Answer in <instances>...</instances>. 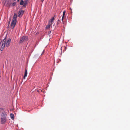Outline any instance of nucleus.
<instances>
[{
    "label": "nucleus",
    "mask_w": 130,
    "mask_h": 130,
    "mask_svg": "<svg viewBox=\"0 0 130 130\" xmlns=\"http://www.w3.org/2000/svg\"><path fill=\"white\" fill-rule=\"evenodd\" d=\"M11 41V39H6V38L4 39L3 41H2L0 43V46H1V51L3 50L5 46L7 47L9 46V44Z\"/></svg>",
    "instance_id": "f257e3e1"
},
{
    "label": "nucleus",
    "mask_w": 130,
    "mask_h": 130,
    "mask_svg": "<svg viewBox=\"0 0 130 130\" xmlns=\"http://www.w3.org/2000/svg\"><path fill=\"white\" fill-rule=\"evenodd\" d=\"M8 120L7 115L6 113L4 111L2 112L1 114V122L2 124L6 123Z\"/></svg>",
    "instance_id": "f03ea898"
},
{
    "label": "nucleus",
    "mask_w": 130,
    "mask_h": 130,
    "mask_svg": "<svg viewBox=\"0 0 130 130\" xmlns=\"http://www.w3.org/2000/svg\"><path fill=\"white\" fill-rule=\"evenodd\" d=\"M17 17V14H16L15 13H14L13 16V19L10 25L11 28L12 29L14 28L16 25L17 22L16 19Z\"/></svg>",
    "instance_id": "7ed1b4c3"
},
{
    "label": "nucleus",
    "mask_w": 130,
    "mask_h": 130,
    "mask_svg": "<svg viewBox=\"0 0 130 130\" xmlns=\"http://www.w3.org/2000/svg\"><path fill=\"white\" fill-rule=\"evenodd\" d=\"M28 40V37L27 36H23L20 39L19 43H20L25 42Z\"/></svg>",
    "instance_id": "20e7f679"
},
{
    "label": "nucleus",
    "mask_w": 130,
    "mask_h": 130,
    "mask_svg": "<svg viewBox=\"0 0 130 130\" xmlns=\"http://www.w3.org/2000/svg\"><path fill=\"white\" fill-rule=\"evenodd\" d=\"M54 20V17L53 18L49 21L48 24L46 26V29H48L50 28L52 24V22Z\"/></svg>",
    "instance_id": "39448f33"
},
{
    "label": "nucleus",
    "mask_w": 130,
    "mask_h": 130,
    "mask_svg": "<svg viewBox=\"0 0 130 130\" xmlns=\"http://www.w3.org/2000/svg\"><path fill=\"white\" fill-rule=\"evenodd\" d=\"M12 4L10 0H5V5L7 7H9Z\"/></svg>",
    "instance_id": "423d86ee"
},
{
    "label": "nucleus",
    "mask_w": 130,
    "mask_h": 130,
    "mask_svg": "<svg viewBox=\"0 0 130 130\" xmlns=\"http://www.w3.org/2000/svg\"><path fill=\"white\" fill-rule=\"evenodd\" d=\"M27 4V1H23L22 0H21L20 3V4L21 5H22L24 7L26 6Z\"/></svg>",
    "instance_id": "0eeeda50"
},
{
    "label": "nucleus",
    "mask_w": 130,
    "mask_h": 130,
    "mask_svg": "<svg viewBox=\"0 0 130 130\" xmlns=\"http://www.w3.org/2000/svg\"><path fill=\"white\" fill-rule=\"evenodd\" d=\"M24 12V11L22 10H20L18 13V17H21L23 14Z\"/></svg>",
    "instance_id": "6e6552de"
},
{
    "label": "nucleus",
    "mask_w": 130,
    "mask_h": 130,
    "mask_svg": "<svg viewBox=\"0 0 130 130\" xmlns=\"http://www.w3.org/2000/svg\"><path fill=\"white\" fill-rule=\"evenodd\" d=\"M27 69H26L25 71V74H24V75H25V76H27Z\"/></svg>",
    "instance_id": "1a4fd4ad"
},
{
    "label": "nucleus",
    "mask_w": 130,
    "mask_h": 130,
    "mask_svg": "<svg viewBox=\"0 0 130 130\" xmlns=\"http://www.w3.org/2000/svg\"><path fill=\"white\" fill-rule=\"evenodd\" d=\"M16 5V2H13V3L12 4V5L11 6H14L15 5Z\"/></svg>",
    "instance_id": "9d476101"
},
{
    "label": "nucleus",
    "mask_w": 130,
    "mask_h": 130,
    "mask_svg": "<svg viewBox=\"0 0 130 130\" xmlns=\"http://www.w3.org/2000/svg\"><path fill=\"white\" fill-rule=\"evenodd\" d=\"M11 115H12V116H13V115L12 114H10V116L11 117V118L12 119L13 118V117H11Z\"/></svg>",
    "instance_id": "9b49d317"
},
{
    "label": "nucleus",
    "mask_w": 130,
    "mask_h": 130,
    "mask_svg": "<svg viewBox=\"0 0 130 130\" xmlns=\"http://www.w3.org/2000/svg\"><path fill=\"white\" fill-rule=\"evenodd\" d=\"M66 12L65 10H64L63 11V15H65Z\"/></svg>",
    "instance_id": "f8f14e48"
},
{
    "label": "nucleus",
    "mask_w": 130,
    "mask_h": 130,
    "mask_svg": "<svg viewBox=\"0 0 130 130\" xmlns=\"http://www.w3.org/2000/svg\"><path fill=\"white\" fill-rule=\"evenodd\" d=\"M63 18H63L62 17V19H61V20H62L63 23Z\"/></svg>",
    "instance_id": "ddd939ff"
},
{
    "label": "nucleus",
    "mask_w": 130,
    "mask_h": 130,
    "mask_svg": "<svg viewBox=\"0 0 130 130\" xmlns=\"http://www.w3.org/2000/svg\"><path fill=\"white\" fill-rule=\"evenodd\" d=\"M60 21V20H59V19H58V23H57V25H58V22L59 21Z\"/></svg>",
    "instance_id": "4468645a"
},
{
    "label": "nucleus",
    "mask_w": 130,
    "mask_h": 130,
    "mask_svg": "<svg viewBox=\"0 0 130 130\" xmlns=\"http://www.w3.org/2000/svg\"><path fill=\"white\" fill-rule=\"evenodd\" d=\"M16 0H11V1L13 2L14 1H15Z\"/></svg>",
    "instance_id": "2eb2a0df"
},
{
    "label": "nucleus",
    "mask_w": 130,
    "mask_h": 130,
    "mask_svg": "<svg viewBox=\"0 0 130 130\" xmlns=\"http://www.w3.org/2000/svg\"><path fill=\"white\" fill-rule=\"evenodd\" d=\"M26 77V76H25V75H24V78H24V79H25Z\"/></svg>",
    "instance_id": "dca6fc26"
},
{
    "label": "nucleus",
    "mask_w": 130,
    "mask_h": 130,
    "mask_svg": "<svg viewBox=\"0 0 130 130\" xmlns=\"http://www.w3.org/2000/svg\"><path fill=\"white\" fill-rule=\"evenodd\" d=\"M44 50H43V53H42V54H41V55H42V54H43V53H44Z\"/></svg>",
    "instance_id": "f3484780"
},
{
    "label": "nucleus",
    "mask_w": 130,
    "mask_h": 130,
    "mask_svg": "<svg viewBox=\"0 0 130 130\" xmlns=\"http://www.w3.org/2000/svg\"><path fill=\"white\" fill-rule=\"evenodd\" d=\"M64 15H63H63H62V18H64Z\"/></svg>",
    "instance_id": "a211bd4d"
},
{
    "label": "nucleus",
    "mask_w": 130,
    "mask_h": 130,
    "mask_svg": "<svg viewBox=\"0 0 130 130\" xmlns=\"http://www.w3.org/2000/svg\"><path fill=\"white\" fill-rule=\"evenodd\" d=\"M44 0H41V1L42 2H43Z\"/></svg>",
    "instance_id": "6ab92c4d"
},
{
    "label": "nucleus",
    "mask_w": 130,
    "mask_h": 130,
    "mask_svg": "<svg viewBox=\"0 0 130 130\" xmlns=\"http://www.w3.org/2000/svg\"><path fill=\"white\" fill-rule=\"evenodd\" d=\"M10 19H9V22H10Z\"/></svg>",
    "instance_id": "aec40b11"
},
{
    "label": "nucleus",
    "mask_w": 130,
    "mask_h": 130,
    "mask_svg": "<svg viewBox=\"0 0 130 130\" xmlns=\"http://www.w3.org/2000/svg\"><path fill=\"white\" fill-rule=\"evenodd\" d=\"M19 0H18V1H19Z\"/></svg>",
    "instance_id": "412c9836"
}]
</instances>
